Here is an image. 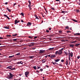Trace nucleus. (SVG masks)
I'll return each instance as SVG.
<instances>
[{"label": "nucleus", "instance_id": "12", "mask_svg": "<svg viewBox=\"0 0 80 80\" xmlns=\"http://www.w3.org/2000/svg\"><path fill=\"white\" fill-rule=\"evenodd\" d=\"M60 60L59 59H57L56 60H54V61L56 62H59Z\"/></svg>", "mask_w": 80, "mask_h": 80}, {"label": "nucleus", "instance_id": "48", "mask_svg": "<svg viewBox=\"0 0 80 80\" xmlns=\"http://www.w3.org/2000/svg\"><path fill=\"white\" fill-rule=\"evenodd\" d=\"M51 9H52V10H55V8H53V7H52Z\"/></svg>", "mask_w": 80, "mask_h": 80}, {"label": "nucleus", "instance_id": "25", "mask_svg": "<svg viewBox=\"0 0 80 80\" xmlns=\"http://www.w3.org/2000/svg\"><path fill=\"white\" fill-rule=\"evenodd\" d=\"M20 15H22V16H23V17L24 16V14L22 13V12H21V14H20Z\"/></svg>", "mask_w": 80, "mask_h": 80}, {"label": "nucleus", "instance_id": "39", "mask_svg": "<svg viewBox=\"0 0 80 80\" xmlns=\"http://www.w3.org/2000/svg\"><path fill=\"white\" fill-rule=\"evenodd\" d=\"M59 33L61 34V33H62V31H59Z\"/></svg>", "mask_w": 80, "mask_h": 80}, {"label": "nucleus", "instance_id": "16", "mask_svg": "<svg viewBox=\"0 0 80 80\" xmlns=\"http://www.w3.org/2000/svg\"><path fill=\"white\" fill-rule=\"evenodd\" d=\"M72 20L73 21L75 22H78V21L77 20L74 19H72Z\"/></svg>", "mask_w": 80, "mask_h": 80}, {"label": "nucleus", "instance_id": "26", "mask_svg": "<svg viewBox=\"0 0 80 80\" xmlns=\"http://www.w3.org/2000/svg\"><path fill=\"white\" fill-rule=\"evenodd\" d=\"M65 28L66 29H68L69 28V27L68 26H67Z\"/></svg>", "mask_w": 80, "mask_h": 80}, {"label": "nucleus", "instance_id": "54", "mask_svg": "<svg viewBox=\"0 0 80 80\" xmlns=\"http://www.w3.org/2000/svg\"><path fill=\"white\" fill-rule=\"evenodd\" d=\"M50 37H52L53 36V35H50Z\"/></svg>", "mask_w": 80, "mask_h": 80}, {"label": "nucleus", "instance_id": "51", "mask_svg": "<svg viewBox=\"0 0 80 80\" xmlns=\"http://www.w3.org/2000/svg\"><path fill=\"white\" fill-rule=\"evenodd\" d=\"M59 66L60 67H62V65L61 64H59Z\"/></svg>", "mask_w": 80, "mask_h": 80}, {"label": "nucleus", "instance_id": "59", "mask_svg": "<svg viewBox=\"0 0 80 80\" xmlns=\"http://www.w3.org/2000/svg\"><path fill=\"white\" fill-rule=\"evenodd\" d=\"M67 32L68 33H69V32H71L69 31H67Z\"/></svg>", "mask_w": 80, "mask_h": 80}, {"label": "nucleus", "instance_id": "47", "mask_svg": "<svg viewBox=\"0 0 80 80\" xmlns=\"http://www.w3.org/2000/svg\"><path fill=\"white\" fill-rule=\"evenodd\" d=\"M77 58L78 59H79L80 58V56H78L77 57Z\"/></svg>", "mask_w": 80, "mask_h": 80}, {"label": "nucleus", "instance_id": "1", "mask_svg": "<svg viewBox=\"0 0 80 80\" xmlns=\"http://www.w3.org/2000/svg\"><path fill=\"white\" fill-rule=\"evenodd\" d=\"M29 72H26L25 73V76L26 77H28V74H29Z\"/></svg>", "mask_w": 80, "mask_h": 80}, {"label": "nucleus", "instance_id": "42", "mask_svg": "<svg viewBox=\"0 0 80 80\" xmlns=\"http://www.w3.org/2000/svg\"><path fill=\"white\" fill-rule=\"evenodd\" d=\"M31 4H29L28 5V7H29V8H31Z\"/></svg>", "mask_w": 80, "mask_h": 80}, {"label": "nucleus", "instance_id": "13", "mask_svg": "<svg viewBox=\"0 0 80 80\" xmlns=\"http://www.w3.org/2000/svg\"><path fill=\"white\" fill-rule=\"evenodd\" d=\"M69 46H70V48H74V45L70 44L69 45Z\"/></svg>", "mask_w": 80, "mask_h": 80}, {"label": "nucleus", "instance_id": "22", "mask_svg": "<svg viewBox=\"0 0 80 80\" xmlns=\"http://www.w3.org/2000/svg\"><path fill=\"white\" fill-rule=\"evenodd\" d=\"M79 45H80V43H78V44H75V46H78Z\"/></svg>", "mask_w": 80, "mask_h": 80}, {"label": "nucleus", "instance_id": "58", "mask_svg": "<svg viewBox=\"0 0 80 80\" xmlns=\"http://www.w3.org/2000/svg\"><path fill=\"white\" fill-rule=\"evenodd\" d=\"M56 65H59V64H58V63H57L56 62Z\"/></svg>", "mask_w": 80, "mask_h": 80}, {"label": "nucleus", "instance_id": "53", "mask_svg": "<svg viewBox=\"0 0 80 80\" xmlns=\"http://www.w3.org/2000/svg\"><path fill=\"white\" fill-rule=\"evenodd\" d=\"M36 72H37L38 73H39V71L38 70H36Z\"/></svg>", "mask_w": 80, "mask_h": 80}, {"label": "nucleus", "instance_id": "15", "mask_svg": "<svg viewBox=\"0 0 80 80\" xmlns=\"http://www.w3.org/2000/svg\"><path fill=\"white\" fill-rule=\"evenodd\" d=\"M18 23V20H16L15 21L14 24H17Z\"/></svg>", "mask_w": 80, "mask_h": 80}, {"label": "nucleus", "instance_id": "32", "mask_svg": "<svg viewBox=\"0 0 80 80\" xmlns=\"http://www.w3.org/2000/svg\"><path fill=\"white\" fill-rule=\"evenodd\" d=\"M71 60V57L69 55V60Z\"/></svg>", "mask_w": 80, "mask_h": 80}, {"label": "nucleus", "instance_id": "41", "mask_svg": "<svg viewBox=\"0 0 80 80\" xmlns=\"http://www.w3.org/2000/svg\"><path fill=\"white\" fill-rule=\"evenodd\" d=\"M62 13H63L64 14H65V11H62L61 12Z\"/></svg>", "mask_w": 80, "mask_h": 80}, {"label": "nucleus", "instance_id": "11", "mask_svg": "<svg viewBox=\"0 0 80 80\" xmlns=\"http://www.w3.org/2000/svg\"><path fill=\"white\" fill-rule=\"evenodd\" d=\"M64 53H65L64 54L66 56H68V52H67V51H64Z\"/></svg>", "mask_w": 80, "mask_h": 80}, {"label": "nucleus", "instance_id": "46", "mask_svg": "<svg viewBox=\"0 0 80 80\" xmlns=\"http://www.w3.org/2000/svg\"><path fill=\"white\" fill-rule=\"evenodd\" d=\"M28 38H33L32 37H31V36H29Z\"/></svg>", "mask_w": 80, "mask_h": 80}, {"label": "nucleus", "instance_id": "17", "mask_svg": "<svg viewBox=\"0 0 80 80\" xmlns=\"http://www.w3.org/2000/svg\"><path fill=\"white\" fill-rule=\"evenodd\" d=\"M7 10H8V11L9 12H11V11L10 10V9L8 8L7 7Z\"/></svg>", "mask_w": 80, "mask_h": 80}, {"label": "nucleus", "instance_id": "37", "mask_svg": "<svg viewBox=\"0 0 80 80\" xmlns=\"http://www.w3.org/2000/svg\"><path fill=\"white\" fill-rule=\"evenodd\" d=\"M28 2L29 3L30 5H31V2L30 1V0H29Z\"/></svg>", "mask_w": 80, "mask_h": 80}, {"label": "nucleus", "instance_id": "63", "mask_svg": "<svg viewBox=\"0 0 80 80\" xmlns=\"http://www.w3.org/2000/svg\"><path fill=\"white\" fill-rule=\"evenodd\" d=\"M7 18H8V20H10V18H9L8 17Z\"/></svg>", "mask_w": 80, "mask_h": 80}, {"label": "nucleus", "instance_id": "64", "mask_svg": "<svg viewBox=\"0 0 80 80\" xmlns=\"http://www.w3.org/2000/svg\"><path fill=\"white\" fill-rule=\"evenodd\" d=\"M47 57H48V55H47L46 56H45V58H46Z\"/></svg>", "mask_w": 80, "mask_h": 80}, {"label": "nucleus", "instance_id": "62", "mask_svg": "<svg viewBox=\"0 0 80 80\" xmlns=\"http://www.w3.org/2000/svg\"><path fill=\"white\" fill-rule=\"evenodd\" d=\"M49 30L50 31H51V28H49Z\"/></svg>", "mask_w": 80, "mask_h": 80}, {"label": "nucleus", "instance_id": "19", "mask_svg": "<svg viewBox=\"0 0 80 80\" xmlns=\"http://www.w3.org/2000/svg\"><path fill=\"white\" fill-rule=\"evenodd\" d=\"M54 48H50L48 49L49 50H52V49H53Z\"/></svg>", "mask_w": 80, "mask_h": 80}, {"label": "nucleus", "instance_id": "9", "mask_svg": "<svg viewBox=\"0 0 80 80\" xmlns=\"http://www.w3.org/2000/svg\"><path fill=\"white\" fill-rule=\"evenodd\" d=\"M74 35L75 36H79L80 35V33H77L75 34H74Z\"/></svg>", "mask_w": 80, "mask_h": 80}, {"label": "nucleus", "instance_id": "20", "mask_svg": "<svg viewBox=\"0 0 80 80\" xmlns=\"http://www.w3.org/2000/svg\"><path fill=\"white\" fill-rule=\"evenodd\" d=\"M18 39H13V41H14V42H16L17 40H18Z\"/></svg>", "mask_w": 80, "mask_h": 80}, {"label": "nucleus", "instance_id": "8", "mask_svg": "<svg viewBox=\"0 0 80 80\" xmlns=\"http://www.w3.org/2000/svg\"><path fill=\"white\" fill-rule=\"evenodd\" d=\"M33 43L34 44V42H32L31 44L29 45V46H30V47H32V46L34 45V44H33Z\"/></svg>", "mask_w": 80, "mask_h": 80}, {"label": "nucleus", "instance_id": "31", "mask_svg": "<svg viewBox=\"0 0 80 80\" xmlns=\"http://www.w3.org/2000/svg\"><path fill=\"white\" fill-rule=\"evenodd\" d=\"M3 16L4 17H6L7 18L8 17V16H7V15H6V14H4L3 15Z\"/></svg>", "mask_w": 80, "mask_h": 80}, {"label": "nucleus", "instance_id": "56", "mask_svg": "<svg viewBox=\"0 0 80 80\" xmlns=\"http://www.w3.org/2000/svg\"><path fill=\"white\" fill-rule=\"evenodd\" d=\"M21 21L22 22H24V21H23V20H21Z\"/></svg>", "mask_w": 80, "mask_h": 80}, {"label": "nucleus", "instance_id": "5", "mask_svg": "<svg viewBox=\"0 0 80 80\" xmlns=\"http://www.w3.org/2000/svg\"><path fill=\"white\" fill-rule=\"evenodd\" d=\"M9 74L10 76H9V78H11L13 77V74H11V73L10 72L9 73Z\"/></svg>", "mask_w": 80, "mask_h": 80}, {"label": "nucleus", "instance_id": "28", "mask_svg": "<svg viewBox=\"0 0 80 80\" xmlns=\"http://www.w3.org/2000/svg\"><path fill=\"white\" fill-rule=\"evenodd\" d=\"M17 34H13V35H12V36H17Z\"/></svg>", "mask_w": 80, "mask_h": 80}, {"label": "nucleus", "instance_id": "4", "mask_svg": "<svg viewBox=\"0 0 80 80\" xmlns=\"http://www.w3.org/2000/svg\"><path fill=\"white\" fill-rule=\"evenodd\" d=\"M12 66H10L8 67L7 68H6L8 69H11L12 68Z\"/></svg>", "mask_w": 80, "mask_h": 80}, {"label": "nucleus", "instance_id": "60", "mask_svg": "<svg viewBox=\"0 0 80 80\" xmlns=\"http://www.w3.org/2000/svg\"><path fill=\"white\" fill-rule=\"evenodd\" d=\"M8 4V2H5V4L6 5H7Z\"/></svg>", "mask_w": 80, "mask_h": 80}, {"label": "nucleus", "instance_id": "30", "mask_svg": "<svg viewBox=\"0 0 80 80\" xmlns=\"http://www.w3.org/2000/svg\"><path fill=\"white\" fill-rule=\"evenodd\" d=\"M20 54V53H18L17 54H16L15 55L16 56H17V55H19Z\"/></svg>", "mask_w": 80, "mask_h": 80}, {"label": "nucleus", "instance_id": "18", "mask_svg": "<svg viewBox=\"0 0 80 80\" xmlns=\"http://www.w3.org/2000/svg\"><path fill=\"white\" fill-rule=\"evenodd\" d=\"M42 63H45V62H46V60H45V59L42 60Z\"/></svg>", "mask_w": 80, "mask_h": 80}, {"label": "nucleus", "instance_id": "34", "mask_svg": "<svg viewBox=\"0 0 80 80\" xmlns=\"http://www.w3.org/2000/svg\"><path fill=\"white\" fill-rule=\"evenodd\" d=\"M52 62V64L54 65H55L56 63V62Z\"/></svg>", "mask_w": 80, "mask_h": 80}, {"label": "nucleus", "instance_id": "3", "mask_svg": "<svg viewBox=\"0 0 80 80\" xmlns=\"http://www.w3.org/2000/svg\"><path fill=\"white\" fill-rule=\"evenodd\" d=\"M56 57V56L55 54H54V55L52 54V55L51 56L50 58H55Z\"/></svg>", "mask_w": 80, "mask_h": 80}, {"label": "nucleus", "instance_id": "55", "mask_svg": "<svg viewBox=\"0 0 80 80\" xmlns=\"http://www.w3.org/2000/svg\"><path fill=\"white\" fill-rule=\"evenodd\" d=\"M41 68L40 67H38V69H40Z\"/></svg>", "mask_w": 80, "mask_h": 80}, {"label": "nucleus", "instance_id": "27", "mask_svg": "<svg viewBox=\"0 0 80 80\" xmlns=\"http://www.w3.org/2000/svg\"><path fill=\"white\" fill-rule=\"evenodd\" d=\"M76 12L79 13L80 12V11L79 10H77L76 11Z\"/></svg>", "mask_w": 80, "mask_h": 80}, {"label": "nucleus", "instance_id": "36", "mask_svg": "<svg viewBox=\"0 0 80 80\" xmlns=\"http://www.w3.org/2000/svg\"><path fill=\"white\" fill-rule=\"evenodd\" d=\"M33 57H34V56H33L29 57V58H33Z\"/></svg>", "mask_w": 80, "mask_h": 80}, {"label": "nucleus", "instance_id": "61", "mask_svg": "<svg viewBox=\"0 0 80 80\" xmlns=\"http://www.w3.org/2000/svg\"><path fill=\"white\" fill-rule=\"evenodd\" d=\"M4 38H2V37H0V39H3Z\"/></svg>", "mask_w": 80, "mask_h": 80}, {"label": "nucleus", "instance_id": "29", "mask_svg": "<svg viewBox=\"0 0 80 80\" xmlns=\"http://www.w3.org/2000/svg\"><path fill=\"white\" fill-rule=\"evenodd\" d=\"M5 28H6V29H9V27H8L7 26L5 27Z\"/></svg>", "mask_w": 80, "mask_h": 80}, {"label": "nucleus", "instance_id": "21", "mask_svg": "<svg viewBox=\"0 0 80 80\" xmlns=\"http://www.w3.org/2000/svg\"><path fill=\"white\" fill-rule=\"evenodd\" d=\"M66 64L67 65H68V59H67L66 62Z\"/></svg>", "mask_w": 80, "mask_h": 80}, {"label": "nucleus", "instance_id": "35", "mask_svg": "<svg viewBox=\"0 0 80 80\" xmlns=\"http://www.w3.org/2000/svg\"><path fill=\"white\" fill-rule=\"evenodd\" d=\"M33 68H34V69L36 70V68H37V67H36L34 66V67H33Z\"/></svg>", "mask_w": 80, "mask_h": 80}, {"label": "nucleus", "instance_id": "23", "mask_svg": "<svg viewBox=\"0 0 80 80\" xmlns=\"http://www.w3.org/2000/svg\"><path fill=\"white\" fill-rule=\"evenodd\" d=\"M77 42V41H73V42H71V43H76V42Z\"/></svg>", "mask_w": 80, "mask_h": 80}, {"label": "nucleus", "instance_id": "50", "mask_svg": "<svg viewBox=\"0 0 80 80\" xmlns=\"http://www.w3.org/2000/svg\"><path fill=\"white\" fill-rule=\"evenodd\" d=\"M45 66L46 67H47V68H48V67H49V66L47 65H46Z\"/></svg>", "mask_w": 80, "mask_h": 80}, {"label": "nucleus", "instance_id": "49", "mask_svg": "<svg viewBox=\"0 0 80 80\" xmlns=\"http://www.w3.org/2000/svg\"><path fill=\"white\" fill-rule=\"evenodd\" d=\"M38 38V37H37V36H35V37H34V39H36V38Z\"/></svg>", "mask_w": 80, "mask_h": 80}, {"label": "nucleus", "instance_id": "38", "mask_svg": "<svg viewBox=\"0 0 80 80\" xmlns=\"http://www.w3.org/2000/svg\"><path fill=\"white\" fill-rule=\"evenodd\" d=\"M35 17L36 18V19H37L38 17L37 16V15H35Z\"/></svg>", "mask_w": 80, "mask_h": 80}, {"label": "nucleus", "instance_id": "7", "mask_svg": "<svg viewBox=\"0 0 80 80\" xmlns=\"http://www.w3.org/2000/svg\"><path fill=\"white\" fill-rule=\"evenodd\" d=\"M32 23L31 22H28L27 24V26H31Z\"/></svg>", "mask_w": 80, "mask_h": 80}, {"label": "nucleus", "instance_id": "45", "mask_svg": "<svg viewBox=\"0 0 80 80\" xmlns=\"http://www.w3.org/2000/svg\"><path fill=\"white\" fill-rule=\"evenodd\" d=\"M40 71H41V72H42V71H43V69H42L41 68V69H40Z\"/></svg>", "mask_w": 80, "mask_h": 80}, {"label": "nucleus", "instance_id": "33", "mask_svg": "<svg viewBox=\"0 0 80 80\" xmlns=\"http://www.w3.org/2000/svg\"><path fill=\"white\" fill-rule=\"evenodd\" d=\"M13 70H16L15 68H14L11 69V71H13Z\"/></svg>", "mask_w": 80, "mask_h": 80}, {"label": "nucleus", "instance_id": "57", "mask_svg": "<svg viewBox=\"0 0 80 80\" xmlns=\"http://www.w3.org/2000/svg\"><path fill=\"white\" fill-rule=\"evenodd\" d=\"M7 36H8V37H11V35H8Z\"/></svg>", "mask_w": 80, "mask_h": 80}, {"label": "nucleus", "instance_id": "2", "mask_svg": "<svg viewBox=\"0 0 80 80\" xmlns=\"http://www.w3.org/2000/svg\"><path fill=\"white\" fill-rule=\"evenodd\" d=\"M39 51H40V52H39V53L42 54V53H44V52H45V50H40Z\"/></svg>", "mask_w": 80, "mask_h": 80}, {"label": "nucleus", "instance_id": "6", "mask_svg": "<svg viewBox=\"0 0 80 80\" xmlns=\"http://www.w3.org/2000/svg\"><path fill=\"white\" fill-rule=\"evenodd\" d=\"M62 53V50H59V55H61Z\"/></svg>", "mask_w": 80, "mask_h": 80}, {"label": "nucleus", "instance_id": "44", "mask_svg": "<svg viewBox=\"0 0 80 80\" xmlns=\"http://www.w3.org/2000/svg\"><path fill=\"white\" fill-rule=\"evenodd\" d=\"M46 32H47L48 33L49 32V30H46Z\"/></svg>", "mask_w": 80, "mask_h": 80}, {"label": "nucleus", "instance_id": "10", "mask_svg": "<svg viewBox=\"0 0 80 80\" xmlns=\"http://www.w3.org/2000/svg\"><path fill=\"white\" fill-rule=\"evenodd\" d=\"M69 53L70 54V56L72 57H73V53L72 52H71V53H70L69 52Z\"/></svg>", "mask_w": 80, "mask_h": 80}, {"label": "nucleus", "instance_id": "43", "mask_svg": "<svg viewBox=\"0 0 80 80\" xmlns=\"http://www.w3.org/2000/svg\"><path fill=\"white\" fill-rule=\"evenodd\" d=\"M20 64H23V62L22 61L20 62Z\"/></svg>", "mask_w": 80, "mask_h": 80}, {"label": "nucleus", "instance_id": "40", "mask_svg": "<svg viewBox=\"0 0 80 80\" xmlns=\"http://www.w3.org/2000/svg\"><path fill=\"white\" fill-rule=\"evenodd\" d=\"M61 62H64V60L63 59H62L61 60Z\"/></svg>", "mask_w": 80, "mask_h": 80}, {"label": "nucleus", "instance_id": "52", "mask_svg": "<svg viewBox=\"0 0 80 80\" xmlns=\"http://www.w3.org/2000/svg\"><path fill=\"white\" fill-rule=\"evenodd\" d=\"M17 64H20V62H18L17 63Z\"/></svg>", "mask_w": 80, "mask_h": 80}, {"label": "nucleus", "instance_id": "14", "mask_svg": "<svg viewBox=\"0 0 80 80\" xmlns=\"http://www.w3.org/2000/svg\"><path fill=\"white\" fill-rule=\"evenodd\" d=\"M55 54L56 55H57V54L59 55V52L58 51H56L55 52Z\"/></svg>", "mask_w": 80, "mask_h": 80}, {"label": "nucleus", "instance_id": "24", "mask_svg": "<svg viewBox=\"0 0 80 80\" xmlns=\"http://www.w3.org/2000/svg\"><path fill=\"white\" fill-rule=\"evenodd\" d=\"M14 57V55H12V56H10L9 57V58H12V57Z\"/></svg>", "mask_w": 80, "mask_h": 80}]
</instances>
